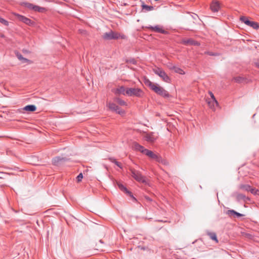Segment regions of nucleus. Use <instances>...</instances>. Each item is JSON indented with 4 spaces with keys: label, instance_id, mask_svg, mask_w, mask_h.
Listing matches in <instances>:
<instances>
[{
    "label": "nucleus",
    "instance_id": "obj_1",
    "mask_svg": "<svg viewBox=\"0 0 259 259\" xmlns=\"http://www.w3.org/2000/svg\"><path fill=\"white\" fill-rule=\"evenodd\" d=\"M103 38L105 40L117 39L118 38L124 39L125 36L120 33L110 30L109 32L104 33Z\"/></svg>",
    "mask_w": 259,
    "mask_h": 259
},
{
    "label": "nucleus",
    "instance_id": "obj_2",
    "mask_svg": "<svg viewBox=\"0 0 259 259\" xmlns=\"http://www.w3.org/2000/svg\"><path fill=\"white\" fill-rule=\"evenodd\" d=\"M130 171L131 172L132 176L138 182L147 184V179L144 176H143L140 171L136 170L134 169L131 168Z\"/></svg>",
    "mask_w": 259,
    "mask_h": 259
},
{
    "label": "nucleus",
    "instance_id": "obj_3",
    "mask_svg": "<svg viewBox=\"0 0 259 259\" xmlns=\"http://www.w3.org/2000/svg\"><path fill=\"white\" fill-rule=\"evenodd\" d=\"M126 95L128 96H135L137 97H142L144 93L143 91L139 88H127L126 89Z\"/></svg>",
    "mask_w": 259,
    "mask_h": 259
},
{
    "label": "nucleus",
    "instance_id": "obj_4",
    "mask_svg": "<svg viewBox=\"0 0 259 259\" xmlns=\"http://www.w3.org/2000/svg\"><path fill=\"white\" fill-rule=\"evenodd\" d=\"M21 5L27 8V9L33 10L34 12L43 13L46 11V9L44 7H40L38 6L34 5L33 4L27 2H23Z\"/></svg>",
    "mask_w": 259,
    "mask_h": 259
},
{
    "label": "nucleus",
    "instance_id": "obj_5",
    "mask_svg": "<svg viewBox=\"0 0 259 259\" xmlns=\"http://www.w3.org/2000/svg\"><path fill=\"white\" fill-rule=\"evenodd\" d=\"M154 72L158 75L162 80L166 82H169L170 81V77L161 68H157L153 69Z\"/></svg>",
    "mask_w": 259,
    "mask_h": 259
},
{
    "label": "nucleus",
    "instance_id": "obj_6",
    "mask_svg": "<svg viewBox=\"0 0 259 259\" xmlns=\"http://www.w3.org/2000/svg\"><path fill=\"white\" fill-rule=\"evenodd\" d=\"M157 94L161 96L164 97H169L168 93L163 88L161 87L157 84H155V85L151 89Z\"/></svg>",
    "mask_w": 259,
    "mask_h": 259
},
{
    "label": "nucleus",
    "instance_id": "obj_7",
    "mask_svg": "<svg viewBox=\"0 0 259 259\" xmlns=\"http://www.w3.org/2000/svg\"><path fill=\"white\" fill-rule=\"evenodd\" d=\"M240 20L246 25L249 26L253 29H257L259 28V25L257 22L249 21L246 17L241 16L240 18Z\"/></svg>",
    "mask_w": 259,
    "mask_h": 259
},
{
    "label": "nucleus",
    "instance_id": "obj_8",
    "mask_svg": "<svg viewBox=\"0 0 259 259\" xmlns=\"http://www.w3.org/2000/svg\"><path fill=\"white\" fill-rule=\"evenodd\" d=\"M107 106L110 110L112 111H115L120 115H122L124 113V111L119 107L116 105V103L114 102L108 103Z\"/></svg>",
    "mask_w": 259,
    "mask_h": 259
},
{
    "label": "nucleus",
    "instance_id": "obj_9",
    "mask_svg": "<svg viewBox=\"0 0 259 259\" xmlns=\"http://www.w3.org/2000/svg\"><path fill=\"white\" fill-rule=\"evenodd\" d=\"M13 14L14 16H15L17 17V18L19 21L24 23L25 24L28 25H31L33 24V21L31 20H30V19L24 16L21 15L19 14L14 13Z\"/></svg>",
    "mask_w": 259,
    "mask_h": 259
},
{
    "label": "nucleus",
    "instance_id": "obj_10",
    "mask_svg": "<svg viewBox=\"0 0 259 259\" xmlns=\"http://www.w3.org/2000/svg\"><path fill=\"white\" fill-rule=\"evenodd\" d=\"M145 154L146 155L148 156L150 158L155 160L158 162H160L161 160V157L154 153L152 151L149 150L148 149L144 150Z\"/></svg>",
    "mask_w": 259,
    "mask_h": 259
},
{
    "label": "nucleus",
    "instance_id": "obj_11",
    "mask_svg": "<svg viewBox=\"0 0 259 259\" xmlns=\"http://www.w3.org/2000/svg\"><path fill=\"white\" fill-rule=\"evenodd\" d=\"M221 8L220 3L217 0H213L211 3L210 9L213 12H218Z\"/></svg>",
    "mask_w": 259,
    "mask_h": 259
},
{
    "label": "nucleus",
    "instance_id": "obj_12",
    "mask_svg": "<svg viewBox=\"0 0 259 259\" xmlns=\"http://www.w3.org/2000/svg\"><path fill=\"white\" fill-rule=\"evenodd\" d=\"M182 42L186 46H199L200 43L192 38H184Z\"/></svg>",
    "mask_w": 259,
    "mask_h": 259
},
{
    "label": "nucleus",
    "instance_id": "obj_13",
    "mask_svg": "<svg viewBox=\"0 0 259 259\" xmlns=\"http://www.w3.org/2000/svg\"><path fill=\"white\" fill-rule=\"evenodd\" d=\"M116 183L118 188L120 189L121 191L128 194L131 197H132L134 200L137 201L136 199L133 196L132 193L130 191H129L125 187H124L122 184H121L119 182L117 181Z\"/></svg>",
    "mask_w": 259,
    "mask_h": 259
},
{
    "label": "nucleus",
    "instance_id": "obj_14",
    "mask_svg": "<svg viewBox=\"0 0 259 259\" xmlns=\"http://www.w3.org/2000/svg\"><path fill=\"white\" fill-rule=\"evenodd\" d=\"M66 160L67 159L66 158L57 156L52 159V163L55 165H59L65 162Z\"/></svg>",
    "mask_w": 259,
    "mask_h": 259
},
{
    "label": "nucleus",
    "instance_id": "obj_15",
    "mask_svg": "<svg viewBox=\"0 0 259 259\" xmlns=\"http://www.w3.org/2000/svg\"><path fill=\"white\" fill-rule=\"evenodd\" d=\"M157 137L154 135V134L152 132L150 133L146 134L144 136L145 140L150 143L154 142L156 140Z\"/></svg>",
    "mask_w": 259,
    "mask_h": 259
},
{
    "label": "nucleus",
    "instance_id": "obj_16",
    "mask_svg": "<svg viewBox=\"0 0 259 259\" xmlns=\"http://www.w3.org/2000/svg\"><path fill=\"white\" fill-rule=\"evenodd\" d=\"M148 28L150 29L152 31H153L156 32H158L162 34H165L167 33V31L163 29L161 27H160L158 25H156L155 26H149L147 27Z\"/></svg>",
    "mask_w": 259,
    "mask_h": 259
},
{
    "label": "nucleus",
    "instance_id": "obj_17",
    "mask_svg": "<svg viewBox=\"0 0 259 259\" xmlns=\"http://www.w3.org/2000/svg\"><path fill=\"white\" fill-rule=\"evenodd\" d=\"M113 91L116 95H126V89L123 86H120L119 88L114 89Z\"/></svg>",
    "mask_w": 259,
    "mask_h": 259
},
{
    "label": "nucleus",
    "instance_id": "obj_18",
    "mask_svg": "<svg viewBox=\"0 0 259 259\" xmlns=\"http://www.w3.org/2000/svg\"><path fill=\"white\" fill-rule=\"evenodd\" d=\"M134 147L135 150L140 151L143 154H145L144 150H147V149H145L143 146L140 145L137 143H135L134 144Z\"/></svg>",
    "mask_w": 259,
    "mask_h": 259
},
{
    "label": "nucleus",
    "instance_id": "obj_19",
    "mask_svg": "<svg viewBox=\"0 0 259 259\" xmlns=\"http://www.w3.org/2000/svg\"><path fill=\"white\" fill-rule=\"evenodd\" d=\"M113 102L122 106L127 105L126 103L122 99H121L120 98H119V97L114 98L113 99Z\"/></svg>",
    "mask_w": 259,
    "mask_h": 259
},
{
    "label": "nucleus",
    "instance_id": "obj_20",
    "mask_svg": "<svg viewBox=\"0 0 259 259\" xmlns=\"http://www.w3.org/2000/svg\"><path fill=\"white\" fill-rule=\"evenodd\" d=\"M240 188L243 190L246 191H250L251 193H254L255 190L253 188H252L249 185H242L240 186Z\"/></svg>",
    "mask_w": 259,
    "mask_h": 259
},
{
    "label": "nucleus",
    "instance_id": "obj_21",
    "mask_svg": "<svg viewBox=\"0 0 259 259\" xmlns=\"http://www.w3.org/2000/svg\"><path fill=\"white\" fill-rule=\"evenodd\" d=\"M16 55L17 57L18 58V59L19 60L21 61L23 63H26V62L29 63H31V61H30L29 60H28L25 58H24L20 53L17 52L16 53Z\"/></svg>",
    "mask_w": 259,
    "mask_h": 259
},
{
    "label": "nucleus",
    "instance_id": "obj_22",
    "mask_svg": "<svg viewBox=\"0 0 259 259\" xmlns=\"http://www.w3.org/2000/svg\"><path fill=\"white\" fill-rule=\"evenodd\" d=\"M36 109V107L34 105H28L26 106H25L23 108V110L27 111H30V112H33L35 111Z\"/></svg>",
    "mask_w": 259,
    "mask_h": 259
},
{
    "label": "nucleus",
    "instance_id": "obj_23",
    "mask_svg": "<svg viewBox=\"0 0 259 259\" xmlns=\"http://www.w3.org/2000/svg\"><path fill=\"white\" fill-rule=\"evenodd\" d=\"M170 69L174 70L175 72L179 73L180 74H185V72L183 69L176 66H172V67H170Z\"/></svg>",
    "mask_w": 259,
    "mask_h": 259
},
{
    "label": "nucleus",
    "instance_id": "obj_24",
    "mask_svg": "<svg viewBox=\"0 0 259 259\" xmlns=\"http://www.w3.org/2000/svg\"><path fill=\"white\" fill-rule=\"evenodd\" d=\"M227 213L230 215H232L233 214H235L236 215L237 217H242L243 216V214H241V213H240L239 212H237L236 211H235L234 210H229L228 211V212Z\"/></svg>",
    "mask_w": 259,
    "mask_h": 259
},
{
    "label": "nucleus",
    "instance_id": "obj_25",
    "mask_svg": "<svg viewBox=\"0 0 259 259\" xmlns=\"http://www.w3.org/2000/svg\"><path fill=\"white\" fill-rule=\"evenodd\" d=\"M208 235L209 237L213 240L215 241V242H218V240L217 239V235L214 232H210L208 233Z\"/></svg>",
    "mask_w": 259,
    "mask_h": 259
},
{
    "label": "nucleus",
    "instance_id": "obj_26",
    "mask_svg": "<svg viewBox=\"0 0 259 259\" xmlns=\"http://www.w3.org/2000/svg\"><path fill=\"white\" fill-rule=\"evenodd\" d=\"M145 83L146 85L148 86L151 89H152V88L155 85L156 83H154L152 82H151L149 79H145Z\"/></svg>",
    "mask_w": 259,
    "mask_h": 259
},
{
    "label": "nucleus",
    "instance_id": "obj_27",
    "mask_svg": "<svg viewBox=\"0 0 259 259\" xmlns=\"http://www.w3.org/2000/svg\"><path fill=\"white\" fill-rule=\"evenodd\" d=\"M142 7L143 9H145L147 11H150L154 10V7L153 6H148L143 4L142 5Z\"/></svg>",
    "mask_w": 259,
    "mask_h": 259
},
{
    "label": "nucleus",
    "instance_id": "obj_28",
    "mask_svg": "<svg viewBox=\"0 0 259 259\" xmlns=\"http://www.w3.org/2000/svg\"><path fill=\"white\" fill-rule=\"evenodd\" d=\"M209 94L212 99V101H213V103H215L216 106H219L218 102L217 101V100L215 98V97L213 93L211 92H209Z\"/></svg>",
    "mask_w": 259,
    "mask_h": 259
},
{
    "label": "nucleus",
    "instance_id": "obj_29",
    "mask_svg": "<svg viewBox=\"0 0 259 259\" xmlns=\"http://www.w3.org/2000/svg\"><path fill=\"white\" fill-rule=\"evenodd\" d=\"M233 80L236 82L240 83L242 82L244 80V78L241 76H237L234 77Z\"/></svg>",
    "mask_w": 259,
    "mask_h": 259
},
{
    "label": "nucleus",
    "instance_id": "obj_30",
    "mask_svg": "<svg viewBox=\"0 0 259 259\" xmlns=\"http://www.w3.org/2000/svg\"><path fill=\"white\" fill-rule=\"evenodd\" d=\"M204 54L209 55V56H217L219 55V54L218 53H213V52H209V51H206L204 52Z\"/></svg>",
    "mask_w": 259,
    "mask_h": 259
},
{
    "label": "nucleus",
    "instance_id": "obj_31",
    "mask_svg": "<svg viewBox=\"0 0 259 259\" xmlns=\"http://www.w3.org/2000/svg\"><path fill=\"white\" fill-rule=\"evenodd\" d=\"M207 103L209 107L211 108V109H214L215 108V107L217 106L215 105V103H213V101L212 100L211 101H208Z\"/></svg>",
    "mask_w": 259,
    "mask_h": 259
},
{
    "label": "nucleus",
    "instance_id": "obj_32",
    "mask_svg": "<svg viewBox=\"0 0 259 259\" xmlns=\"http://www.w3.org/2000/svg\"><path fill=\"white\" fill-rule=\"evenodd\" d=\"M0 22L5 25V26H8L9 25V22L7 20L1 17H0Z\"/></svg>",
    "mask_w": 259,
    "mask_h": 259
},
{
    "label": "nucleus",
    "instance_id": "obj_33",
    "mask_svg": "<svg viewBox=\"0 0 259 259\" xmlns=\"http://www.w3.org/2000/svg\"><path fill=\"white\" fill-rule=\"evenodd\" d=\"M83 178V175L82 173H80L77 177H76V180L77 182H80L81 181L82 179Z\"/></svg>",
    "mask_w": 259,
    "mask_h": 259
},
{
    "label": "nucleus",
    "instance_id": "obj_34",
    "mask_svg": "<svg viewBox=\"0 0 259 259\" xmlns=\"http://www.w3.org/2000/svg\"><path fill=\"white\" fill-rule=\"evenodd\" d=\"M238 198L242 199H245L246 198V197L244 195L240 194L238 195Z\"/></svg>",
    "mask_w": 259,
    "mask_h": 259
},
{
    "label": "nucleus",
    "instance_id": "obj_35",
    "mask_svg": "<svg viewBox=\"0 0 259 259\" xmlns=\"http://www.w3.org/2000/svg\"><path fill=\"white\" fill-rule=\"evenodd\" d=\"M118 167H119L121 169H122V165L121 163L118 162L117 161L115 162V164Z\"/></svg>",
    "mask_w": 259,
    "mask_h": 259
},
{
    "label": "nucleus",
    "instance_id": "obj_36",
    "mask_svg": "<svg viewBox=\"0 0 259 259\" xmlns=\"http://www.w3.org/2000/svg\"><path fill=\"white\" fill-rule=\"evenodd\" d=\"M109 160L112 163H114L115 164V162L117 161V160L113 157H110L109 158Z\"/></svg>",
    "mask_w": 259,
    "mask_h": 259
},
{
    "label": "nucleus",
    "instance_id": "obj_37",
    "mask_svg": "<svg viewBox=\"0 0 259 259\" xmlns=\"http://www.w3.org/2000/svg\"><path fill=\"white\" fill-rule=\"evenodd\" d=\"M6 174L3 173V172H0V179L3 178V177L2 175H6Z\"/></svg>",
    "mask_w": 259,
    "mask_h": 259
},
{
    "label": "nucleus",
    "instance_id": "obj_38",
    "mask_svg": "<svg viewBox=\"0 0 259 259\" xmlns=\"http://www.w3.org/2000/svg\"><path fill=\"white\" fill-rule=\"evenodd\" d=\"M130 62L132 63L133 64H135L136 61L134 59H133L131 61H130Z\"/></svg>",
    "mask_w": 259,
    "mask_h": 259
},
{
    "label": "nucleus",
    "instance_id": "obj_39",
    "mask_svg": "<svg viewBox=\"0 0 259 259\" xmlns=\"http://www.w3.org/2000/svg\"><path fill=\"white\" fill-rule=\"evenodd\" d=\"M145 198H146V199L147 200H148V201H151V199L149 197H147V196H146Z\"/></svg>",
    "mask_w": 259,
    "mask_h": 259
},
{
    "label": "nucleus",
    "instance_id": "obj_40",
    "mask_svg": "<svg viewBox=\"0 0 259 259\" xmlns=\"http://www.w3.org/2000/svg\"><path fill=\"white\" fill-rule=\"evenodd\" d=\"M172 66H174L172 65H170L168 66V67L170 69V67H172Z\"/></svg>",
    "mask_w": 259,
    "mask_h": 259
},
{
    "label": "nucleus",
    "instance_id": "obj_41",
    "mask_svg": "<svg viewBox=\"0 0 259 259\" xmlns=\"http://www.w3.org/2000/svg\"><path fill=\"white\" fill-rule=\"evenodd\" d=\"M258 67L259 68V64L257 65Z\"/></svg>",
    "mask_w": 259,
    "mask_h": 259
}]
</instances>
